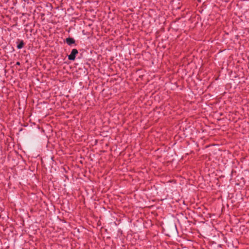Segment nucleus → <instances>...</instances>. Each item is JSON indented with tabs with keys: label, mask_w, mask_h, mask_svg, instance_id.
I'll use <instances>...</instances> for the list:
<instances>
[{
	"label": "nucleus",
	"mask_w": 249,
	"mask_h": 249,
	"mask_svg": "<svg viewBox=\"0 0 249 249\" xmlns=\"http://www.w3.org/2000/svg\"><path fill=\"white\" fill-rule=\"evenodd\" d=\"M78 52L77 49H73L72 50L71 53L68 55V59L70 60H74L76 55L78 54Z\"/></svg>",
	"instance_id": "1"
},
{
	"label": "nucleus",
	"mask_w": 249,
	"mask_h": 249,
	"mask_svg": "<svg viewBox=\"0 0 249 249\" xmlns=\"http://www.w3.org/2000/svg\"><path fill=\"white\" fill-rule=\"evenodd\" d=\"M66 42L68 45H71L75 43V40L72 38L69 37L66 38Z\"/></svg>",
	"instance_id": "2"
},
{
	"label": "nucleus",
	"mask_w": 249,
	"mask_h": 249,
	"mask_svg": "<svg viewBox=\"0 0 249 249\" xmlns=\"http://www.w3.org/2000/svg\"><path fill=\"white\" fill-rule=\"evenodd\" d=\"M24 45V43L23 41H21L20 42L18 45L17 47L18 49H21Z\"/></svg>",
	"instance_id": "3"
},
{
	"label": "nucleus",
	"mask_w": 249,
	"mask_h": 249,
	"mask_svg": "<svg viewBox=\"0 0 249 249\" xmlns=\"http://www.w3.org/2000/svg\"><path fill=\"white\" fill-rule=\"evenodd\" d=\"M19 64H20V63H19V62H18L17 63V65H19Z\"/></svg>",
	"instance_id": "4"
}]
</instances>
